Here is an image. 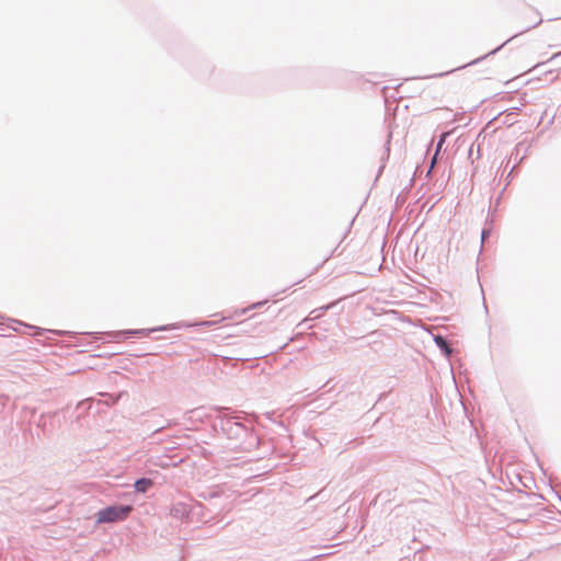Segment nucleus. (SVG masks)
Here are the masks:
<instances>
[{"mask_svg":"<svg viewBox=\"0 0 561 561\" xmlns=\"http://www.w3.org/2000/svg\"><path fill=\"white\" fill-rule=\"evenodd\" d=\"M131 512V506H108L98 513V523H114L124 520Z\"/></svg>","mask_w":561,"mask_h":561,"instance_id":"1","label":"nucleus"},{"mask_svg":"<svg viewBox=\"0 0 561 561\" xmlns=\"http://www.w3.org/2000/svg\"><path fill=\"white\" fill-rule=\"evenodd\" d=\"M152 485V481L149 479H139L135 483V488L138 492H146Z\"/></svg>","mask_w":561,"mask_h":561,"instance_id":"2","label":"nucleus"},{"mask_svg":"<svg viewBox=\"0 0 561 561\" xmlns=\"http://www.w3.org/2000/svg\"><path fill=\"white\" fill-rule=\"evenodd\" d=\"M448 135H449V133H444V134H442L440 139H439V141H438V144H437L436 154H437V153H438V151L442 149V147H443L444 142L446 141V138L448 137Z\"/></svg>","mask_w":561,"mask_h":561,"instance_id":"3","label":"nucleus"},{"mask_svg":"<svg viewBox=\"0 0 561 561\" xmlns=\"http://www.w3.org/2000/svg\"><path fill=\"white\" fill-rule=\"evenodd\" d=\"M436 342L438 345H440L442 347L446 348L447 350V344L446 342L443 340V337L438 336L436 337Z\"/></svg>","mask_w":561,"mask_h":561,"instance_id":"4","label":"nucleus"},{"mask_svg":"<svg viewBox=\"0 0 561 561\" xmlns=\"http://www.w3.org/2000/svg\"><path fill=\"white\" fill-rule=\"evenodd\" d=\"M211 322L209 321H206V322H203L204 325H210Z\"/></svg>","mask_w":561,"mask_h":561,"instance_id":"5","label":"nucleus"}]
</instances>
